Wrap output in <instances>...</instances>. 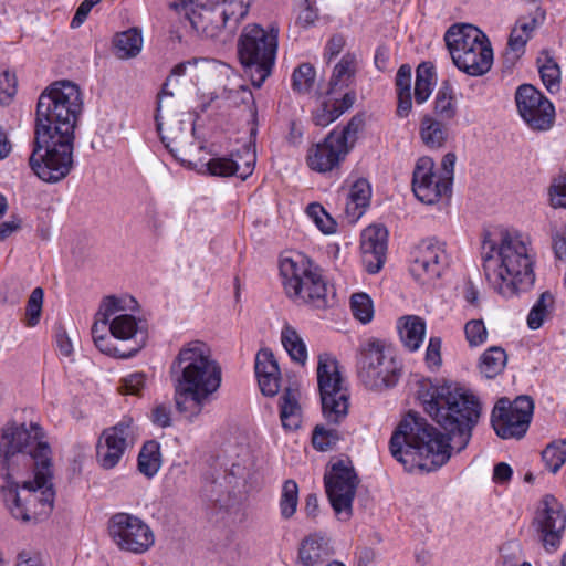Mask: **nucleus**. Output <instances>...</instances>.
I'll return each instance as SVG.
<instances>
[{"label":"nucleus","instance_id":"13","mask_svg":"<svg viewBox=\"0 0 566 566\" xmlns=\"http://www.w3.org/2000/svg\"><path fill=\"white\" fill-rule=\"evenodd\" d=\"M534 412V400L526 395L516 397L513 401L500 398L491 413V424L502 439H521L528 428Z\"/></svg>","mask_w":566,"mask_h":566},{"label":"nucleus","instance_id":"9","mask_svg":"<svg viewBox=\"0 0 566 566\" xmlns=\"http://www.w3.org/2000/svg\"><path fill=\"white\" fill-rule=\"evenodd\" d=\"M249 8V0H224L197 6L186 11V15L199 36L226 41L247 17Z\"/></svg>","mask_w":566,"mask_h":566},{"label":"nucleus","instance_id":"42","mask_svg":"<svg viewBox=\"0 0 566 566\" xmlns=\"http://www.w3.org/2000/svg\"><path fill=\"white\" fill-rule=\"evenodd\" d=\"M370 195V186L366 179L355 181L348 193V201L346 203L347 212L352 209L357 210L366 208L369 205Z\"/></svg>","mask_w":566,"mask_h":566},{"label":"nucleus","instance_id":"41","mask_svg":"<svg viewBox=\"0 0 566 566\" xmlns=\"http://www.w3.org/2000/svg\"><path fill=\"white\" fill-rule=\"evenodd\" d=\"M530 40L523 30L512 29L507 46L504 52V61L506 64L514 65L515 62L525 53V45Z\"/></svg>","mask_w":566,"mask_h":566},{"label":"nucleus","instance_id":"7","mask_svg":"<svg viewBox=\"0 0 566 566\" xmlns=\"http://www.w3.org/2000/svg\"><path fill=\"white\" fill-rule=\"evenodd\" d=\"M280 272L290 298L315 308H324L327 305V284L322 269L306 255L297 253L282 259Z\"/></svg>","mask_w":566,"mask_h":566},{"label":"nucleus","instance_id":"63","mask_svg":"<svg viewBox=\"0 0 566 566\" xmlns=\"http://www.w3.org/2000/svg\"><path fill=\"white\" fill-rule=\"evenodd\" d=\"M512 474V468L505 462H500L494 467L493 480L496 483H506L511 480Z\"/></svg>","mask_w":566,"mask_h":566},{"label":"nucleus","instance_id":"4","mask_svg":"<svg viewBox=\"0 0 566 566\" xmlns=\"http://www.w3.org/2000/svg\"><path fill=\"white\" fill-rule=\"evenodd\" d=\"M177 411L192 421L221 386L222 373L209 347L199 340L185 345L170 366Z\"/></svg>","mask_w":566,"mask_h":566},{"label":"nucleus","instance_id":"15","mask_svg":"<svg viewBox=\"0 0 566 566\" xmlns=\"http://www.w3.org/2000/svg\"><path fill=\"white\" fill-rule=\"evenodd\" d=\"M108 533L120 551L144 554L155 544V534L142 518L116 513L109 520Z\"/></svg>","mask_w":566,"mask_h":566},{"label":"nucleus","instance_id":"3","mask_svg":"<svg viewBox=\"0 0 566 566\" xmlns=\"http://www.w3.org/2000/svg\"><path fill=\"white\" fill-rule=\"evenodd\" d=\"M82 108L81 91L70 81L55 82L40 95L34 148L29 163L43 181L54 184L71 172L74 129Z\"/></svg>","mask_w":566,"mask_h":566},{"label":"nucleus","instance_id":"21","mask_svg":"<svg viewBox=\"0 0 566 566\" xmlns=\"http://www.w3.org/2000/svg\"><path fill=\"white\" fill-rule=\"evenodd\" d=\"M124 310L125 305L123 304V300H120V297H116L114 295L104 297L101 302L99 308L95 316V322L92 326L93 340L99 352L111 357L120 359L132 358V356L128 355L126 349L115 346L113 344L112 337L106 335V331H108L107 325L109 317Z\"/></svg>","mask_w":566,"mask_h":566},{"label":"nucleus","instance_id":"40","mask_svg":"<svg viewBox=\"0 0 566 566\" xmlns=\"http://www.w3.org/2000/svg\"><path fill=\"white\" fill-rule=\"evenodd\" d=\"M553 304V295L547 291L543 292L530 311V314L527 316V326L531 329L539 328L543 325L545 318L548 316L549 310L552 308Z\"/></svg>","mask_w":566,"mask_h":566},{"label":"nucleus","instance_id":"52","mask_svg":"<svg viewBox=\"0 0 566 566\" xmlns=\"http://www.w3.org/2000/svg\"><path fill=\"white\" fill-rule=\"evenodd\" d=\"M17 93L15 75L9 71H0V103L8 104Z\"/></svg>","mask_w":566,"mask_h":566},{"label":"nucleus","instance_id":"22","mask_svg":"<svg viewBox=\"0 0 566 566\" xmlns=\"http://www.w3.org/2000/svg\"><path fill=\"white\" fill-rule=\"evenodd\" d=\"M122 300L125 310L109 317L107 328L113 338L130 342V345L125 349L128 352V355L134 357L146 345L147 328L142 319H137L134 315L125 313L127 310V300Z\"/></svg>","mask_w":566,"mask_h":566},{"label":"nucleus","instance_id":"10","mask_svg":"<svg viewBox=\"0 0 566 566\" xmlns=\"http://www.w3.org/2000/svg\"><path fill=\"white\" fill-rule=\"evenodd\" d=\"M357 375L369 389L381 390L394 387L401 375V368L384 342L369 338L363 342L357 354Z\"/></svg>","mask_w":566,"mask_h":566},{"label":"nucleus","instance_id":"36","mask_svg":"<svg viewBox=\"0 0 566 566\" xmlns=\"http://www.w3.org/2000/svg\"><path fill=\"white\" fill-rule=\"evenodd\" d=\"M298 505V485L289 479L283 482L279 502L280 514L283 520H290L297 510Z\"/></svg>","mask_w":566,"mask_h":566},{"label":"nucleus","instance_id":"28","mask_svg":"<svg viewBox=\"0 0 566 566\" xmlns=\"http://www.w3.org/2000/svg\"><path fill=\"white\" fill-rule=\"evenodd\" d=\"M397 328L403 346L415 352L421 346L426 335L424 321L416 315H408L399 318Z\"/></svg>","mask_w":566,"mask_h":566},{"label":"nucleus","instance_id":"34","mask_svg":"<svg viewBox=\"0 0 566 566\" xmlns=\"http://www.w3.org/2000/svg\"><path fill=\"white\" fill-rule=\"evenodd\" d=\"M281 340L290 357L294 361L304 365L307 359V349L296 329L285 325L281 333Z\"/></svg>","mask_w":566,"mask_h":566},{"label":"nucleus","instance_id":"62","mask_svg":"<svg viewBox=\"0 0 566 566\" xmlns=\"http://www.w3.org/2000/svg\"><path fill=\"white\" fill-rule=\"evenodd\" d=\"M56 347L64 357H71L73 354V344L65 331L61 329L55 337Z\"/></svg>","mask_w":566,"mask_h":566},{"label":"nucleus","instance_id":"32","mask_svg":"<svg viewBox=\"0 0 566 566\" xmlns=\"http://www.w3.org/2000/svg\"><path fill=\"white\" fill-rule=\"evenodd\" d=\"M434 112L442 120H451L457 115V103L451 84L442 82L436 95Z\"/></svg>","mask_w":566,"mask_h":566},{"label":"nucleus","instance_id":"5","mask_svg":"<svg viewBox=\"0 0 566 566\" xmlns=\"http://www.w3.org/2000/svg\"><path fill=\"white\" fill-rule=\"evenodd\" d=\"M483 251L485 276L499 293L513 296L534 285L536 253L527 235L503 231L497 242L484 243Z\"/></svg>","mask_w":566,"mask_h":566},{"label":"nucleus","instance_id":"30","mask_svg":"<svg viewBox=\"0 0 566 566\" xmlns=\"http://www.w3.org/2000/svg\"><path fill=\"white\" fill-rule=\"evenodd\" d=\"M160 444L155 440L144 443L138 454V470L147 478H153L160 469Z\"/></svg>","mask_w":566,"mask_h":566},{"label":"nucleus","instance_id":"59","mask_svg":"<svg viewBox=\"0 0 566 566\" xmlns=\"http://www.w3.org/2000/svg\"><path fill=\"white\" fill-rule=\"evenodd\" d=\"M397 93L411 92V67L409 65H401L396 76Z\"/></svg>","mask_w":566,"mask_h":566},{"label":"nucleus","instance_id":"35","mask_svg":"<svg viewBox=\"0 0 566 566\" xmlns=\"http://www.w3.org/2000/svg\"><path fill=\"white\" fill-rule=\"evenodd\" d=\"M506 353L501 347H491L483 353L480 360V370L486 378H494L506 365Z\"/></svg>","mask_w":566,"mask_h":566},{"label":"nucleus","instance_id":"55","mask_svg":"<svg viewBox=\"0 0 566 566\" xmlns=\"http://www.w3.org/2000/svg\"><path fill=\"white\" fill-rule=\"evenodd\" d=\"M258 378L260 390L263 395L273 397L280 390V369L276 371H272L271 376L262 375Z\"/></svg>","mask_w":566,"mask_h":566},{"label":"nucleus","instance_id":"49","mask_svg":"<svg viewBox=\"0 0 566 566\" xmlns=\"http://www.w3.org/2000/svg\"><path fill=\"white\" fill-rule=\"evenodd\" d=\"M254 369L256 377L271 375L272 371L279 370L277 361L270 349L263 348L258 352Z\"/></svg>","mask_w":566,"mask_h":566},{"label":"nucleus","instance_id":"2","mask_svg":"<svg viewBox=\"0 0 566 566\" xmlns=\"http://www.w3.org/2000/svg\"><path fill=\"white\" fill-rule=\"evenodd\" d=\"M51 448L38 423H8L0 432V492L12 516L23 522L53 510Z\"/></svg>","mask_w":566,"mask_h":566},{"label":"nucleus","instance_id":"17","mask_svg":"<svg viewBox=\"0 0 566 566\" xmlns=\"http://www.w3.org/2000/svg\"><path fill=\"white\" fill-rule=\"evenodd\" d=\"M449 263L446 243L433 238L426 239L411 252L410 273L420 283H430L443 274Z\"/></svg>","mask_w":566,"mask_h":566},{"label":"nucleus","instance_id":"29","mask_svg":"<svg viewBox=\"0 0 566 566\" xmlns=\"http://www.w3.org/2000/svg\"><path fill=\"white\" fill-rule=\"evenodd\" d=\"M357 56L354 53H346L335 65L329 80L328 93L348 87L356 74Z\"/></svg>","mask_w":566,"mask_h":566},{"label":"nucleus","instance_id":"14","mask_svg":"<svg viewBox=\"0 0 566 566\" xmlns=\"http://www.w3.org/2000/svg\"><path fill=\"white\" fill-rule=\"evenodd\" d=\"M329 503L340 521L353 515V501L359 480L350 461L338 460L324 476Z\"/></svg>","mask_w":566,"mask_h":566},{"label":"nucleus","instance_id":"57","mask_svg":"<svg viewBox=\"0 0 566 566\" xmlns=\"http://www.w3.org/2000/svg\"><path fill=\"white\" fill-rule=\"evenodd\" d=\"M151 420L155 424L166 428L171 426V409L168 405L160 403L155 406L151 411Z\"/></svg>","mask_w":566,"mask_h":566},{"label":"nucleus","instance_id":"61","mask_svg":"<svg viewBox=\"0 0 566 566\" xmlns=\"http://www.w3.org/2000/svg\"><path fill=\"white\" fill-rule=\"evenodd\" d=\"M345 46V39L342 35H333L325 48V57L331 61L333 57L338 55Z\"/></svg>","mask_w":566,"mask_h":566},{"label":"nucleus","instance_id":"56","mask_svg":"<svg viewBox=\"0 0 566 566\" xmlns=\"http://www.w3.org/2000/svg\"><path fill=\"white\" fill-rule=\"evenodd\" d=\"M123 389L128 395H139L146 382L144 373H134L123 378Z\"/></svg>","mask_w":566,"mask_h":566},{"label":"nucleus","instance_id":"12","mask_svg":"<svg viewBox=\"0 0 566 566\" xmlns=\"http://www.w3.org/2000/svg\"><path fill=\"white\" fill-rule=\"evenodd\" d=\"M317 381L322 410L328 423H339L348 413L349 394L337 360L328 354L318 357Z\"/></svg>","mask_w":566,"mask_h":566},{"label":"nucleus","instance_id":"25","mask_svg":"<svg viewBox=\"0 0 566 566\" xmlns=\"http://www.w3.org/2000/svg\"><path fill=\"white\" fill-rule=\"evenodd\" d=\"M248 160L241 166L237 160L228 157L212 158L206 163L210 175L219 177L238 176L247 179L253 171L255 155L247 149Z\"/></svg>","mask_w":566,"mask_h":566},{"label":"nucleus","instance_id":"11","mask_svg":"<svg viewBox=\"0 0 566 566\" xmlns=\"http://www.w3.org/2000/svg\"><path fill=\"white\" fill-rule=\"evenodd\" d=\"M457 156L448 153L441 160V171H434V161L428 156L419 158L412 176V191L418 200L433 205L443 197H450Z\"/></svg>","mask_w":566,"mask_h":566},{"label":"nucleus","instance_id":"48","mask_svg":"<svg viewBox=\"0 0 566 566\" xmlns=\"http://www.w3.org/2000/svg\"><path fill=\"white\" fill-rule=\"evenodd\" d=\"M306 211H307L308 217L311 219H313V221L315 222V224L322 232H324L326 234H331L336 231V226H337L336 222L325 211V209L323 208L322 205H319L317 202L311 203V205H308Z\"/></svg>","mask_w":566,"mask_h":566},{"label":"nucleus","instance_id":"31","mask_svg":"<svg viewBox=\"0 0 566 566\" xmlns=\"http://www.w3.org/2000/svg\"><path fill=\"white\" fill-rule=\"evenodd\" d=\"M116 55L119 59L135 57L143 46V38L137 29H129L116 35L114 41Z\"/></svg>","mask_w":566,"mask_h":566},{"label":"nucleus","instance_id":"39","mask_svg":"<svg viewBox=\"0 0 566 566\" xmlns=\"http://www.w3.org/2000/svg\"><path fill=\"white\" fill-rule=\"evenodd\" d=\"M537 63L541 78L545 87L551 93L557 92L560 87V71L557 63L548 55L538 57Z\"/></svg>","mask_w":566,"mask_h":566},{"label":"nucleus","instance_id":"27","mask_svg":"<svg viewBox=\"0 0 566 566\" xmlns=\"http://www.w3.org/2000/svg\"><path fill=\"white\" fill-rule=\"evenodd\" d=\"M332 555L328 541L318 535L305 538L298 549V559L304 566H317Z\"/></svg>","mask_w":566,"mask_h":566},{"label":"nucleus","instance_id":"45","mask_svg":"<svg viewBox=\"0 0 566 566\" xmlns=\"http://www.w3.org/2000/svg\"><path fill=\"white\" fill-rule=\"evenodd\" d=\"M340 440V432L335 428L317 424L312 434V443L315 449L326 451Z\"/></svg>","mask_w":566,"mask_h":566},{"label":"nucleus","instance_id":"18","mask_svg":"<svg viewBox=\"0 0 566 566\" xmlns=\"http://www.w3.org/2000/svg\"><path fill=\"white\" fill-rule=\"evenodd\" d=\"M134 421L124 417L118 423L102 431L96 443V462L104 470L114 469L129 446L134 443Z\"/></svg>","mask_w":566,"mask_h":566},{"label":"nucleus","instance_id":"43","mask_svg":"<svg viewBox=\"0 0 566 566\" xmlns=\"http://www.w3.org/2000/svg\"><path fill=\"white\" fill-rule=\"evenodd\" d=\"M316 72L312 64L303 63L292 74V87L300 94L308 93L315 83Z\"/></svg>","mask_w":566,"mask_h":566},{"label":"nucleus","instance_id":"8","mask_svg":"<svg viewBox=\"0 0 566 566\" xmlns=\"http://www.w3.org/2000/svg\"><path fill=\"white\" fill-rule=\"evenodd\" d=\"M277 51V31L268 32L258 24L247 25L238 42V55L244 73L255 87L270 76Z\"/></svg>","mask_w":566,"mask_h":566},{"label":"nucleus","instance_id":"1","mask_svg":"<svg viewBox=\"0 0 566 566\" xmlns=\"http://www.w3.org/2000/svg\"><path fill=\"white\" fill-rule=\"evenodd\" d=\"M424 411L448 436L417 413L409 412L394 431L389 449L392 457L407 465L430 472L446 464L451 450L461 452L471 440L482 412L480 399L461 387H434L422 395Z\"/></svg>","mask_w":566,"mask_h":566},{"label":"nucleus","instance_id":"44","mask_svg":"<svg viewBox=\"0 0 566 566\" xmlns=\"http://www.w3.org/2000/svg\"><path fill=\"white\" fill-rule=\"evenodd\" d=\"M350 310L356 319L363 324L369 323L374 317V305L366 293H355L350 297Z\"/></svg>","mask_w":566,"mask_h":566},{"label":"nucleus","instance_id":"58","mask_svg":"<svg viewBox=\"0 0 566 566\" xmlns=\"http://www.w3.org/2000/svg\"><path fill=\"white\" fill-rule=\"evenodd\" d=\"M304 9L300 12L297 17V23L304 28H307L317 19V10L315 8V2L313 0H303Z\"/></svg>","mask_w":566,"mask_h":566},{"label":"nucleus","instance_id":"60","mask_svg":"<svg viewBox=\"0 0 566 566\" xmlns=\"http://www.w3.org/2000/svg\"><path fill=\"white\" fill-rule=\"evenodd\" d=\"M185 71H186V64L185 63L177 64L172 69L170 76L166 80V82L163 85V88H161L160 93L158 94L157 111L160 109L163 97H165V96H174V92L169 90V86L171 85V82H172V77L174 76H181V75H184Z\"/></svg>","mask_w":566,"mask_h":566},{"label":"nucleus","instance_id":"26","mask_svg":"<svg viewBox=\"0 0 566 566\" xmlns=\"http://www.w3.org/2000/svg\"><path fill=\"white\" fill-rule=\"evenodd\" d=\"M280 419L287 431H295L302 423V409L300 405V391L293 387H286L280 399Z\"/></svg>","mask_w":566,"mask_h":566},{"label":"nucleus","instance_id":"37","mask_svg":"<svg viewBox=\"0 0 566 566\" xmlns=\"http://www.w3.org/2000/svg\"><path fill=\"white\" fill-rule=\"evenodd\" d=\"M433 67L427 63L418 66L415 83V99L418 104L424 103L432 92Z\"/></svg>","mask_w":566,"mask_h":566},{"label":"nucleus","instance_id":"20","mask_svg":"<svg viewBox=\"0 0 566 566\" xmlns=\"http://www.w3.org/2000/svg\"><path fill=\"white\" fill-rule=\"evenodd\" d=\"M156 125L160 139L169 153L182 165L196 167L195 159L201 160L198 155L205 150V145L197 142L195 127L177 122L169 127L166 134H163V124L159 122L158 115H156Z\"/></svg>","mask_w":566,"mask_h":566},{"label":"nucleus","instance_id":"46","mask_svg":"<svg viewBox=\"0 0 566 566\" xmlns=\"http://www.w3.org/2000/svg\"><path fill=\"white\" fill-rule=\"evenodd\" d=\"M44 291L42 287H35L29 296L25 307V325L34 327L39 324L42 305H43Z\"/></svg>","mask_w":566,"mask_h":566},{"label":"nucleus","instance_id":"47","mask_svg":"<svg viewBox=\"0 0 566 566\" xmlns=\"http://www.w3.org/2000/svg\"><path fill=\"white\" fill-rule=\"evenodd\" d=\"M364 125L365 119L363 115L357 114L353 116L348 124L340 132L336 130V139L344 144L348 150H350L357 139L358 133L363 129Z\"/></svg>","mask_w":566,"mask_h":566},{"label":"nucleus","instance_id":"24","mask_svg":"<svg viewBox=\"0 0 566 566\" xmlns=\"http://www.w3.org/2000/svg\"><path fill=\"white\" fill-rule=\"evenodd\" d=\"M349 150L336 139V130L331 132L323 143L314 146L307 155L311 169L318 172L333 170L345 159Z\"/></svg>","mask_w":566,"mask_h":566},{"label":"nucleus","instance_id":"54","mask_svg":"<svg viewBox=\"0 0 566 566\" xmlns=\"http://www.w3.org/2000/svg\"><path fill=\"white\" fill-rule=\"evenodd\" d=\"M424 361L430 369H438L442 364L441 338L431 337L426 350Z\"/></svg>","mask_w":566,"mask_h":566},{"label":"nucleus","instance_id":"51","mask_svg":"<svg viewBox=\"0 0 566 566\" xmlns=\"http://www.w3.org/2000/svg\"><path fill=\"white\" fill-rule=\"evenodd\" d=\"M548 195L553 208L566 209V174L553 180Z\"/></svg>","mask_w":566,"mask_h":566},{"label":"nucleus","instance_id":"64","mask_svg":"<svg viewBox=\"0 0 566 566\" xmlns=\"http://www.w3.org/2000/svg\"><path fill=\"white\" fill-rule=\"evenodd\" d=\"M92 9L93 8L86 1H83L78 6V8H77V10H76L72 21H71V28L72 29L80 28L84 23L86 18L88 17V14H90Z\"/></svg>","mask_w":566,"mask_h":566},{"label":"nucleus","instance_id":"33","mask_svg":"<svg viewBox=\"0 0 566 566\" xmlns=\"http://www.w3.org/2000/svg\"><path fill=\"white\" fill-rule=\"evenodd\" d=\"M420 137L428 147L439 148L447 139V128L442 123L427 115L421 120Z\"/></svg>","mask_w":566,"mask_h":566},{"label":"nucleus","instance_id":"16","mask_svg":"<svg viewBox=\"0 0 566 566\" xmlns=\"http://www.w3.org/2000/svg\"><path fill=\"white\" fill-rule=\"evenodd\" d=\"M532 525L546 552L559 548L566 528V512L555 496L546 494L541 500Z\"/></svg>","mask_w":566,"mask_h":566},{"label":"nucleus","instance_id":"19","mask_svg":"<svg viewBox=\"0 0 566 566\" xmlns=\"http://www.w3.org/2000/svg\"><path fill=\"white\" fill-rule=\"evenodd\" d=\"M518 113L534 130H547L553 126L555 108L533 85H521L515 94Z\"/></svg>","mask_w":566,"mask_h":566},{"label":"nucleus","instance_id":"23","mask_svg":"<svg viewBox=\"0 0 566 566\" xmlns=\"http://www.w3.org/2000/svg\"><path fill=\"white\" fill-rule=\"evenodd\" d=\"M388 231L381 226H370L361 233V261L368 273L381 270L386 261Z\"/></svg>","mask_w":566,"mask_h":566},{"label":"nucleus","instance_id":"6","mask_svg":"<svg viewBox=\"0 0 566 566\" xmlns=\"http://www.w3.org/2000/svg\"><path fill=\"white\" fill-rule=\"evenodd\" d=\"M453 64L470 76L486 74L493 64V50L488 36L472 24H454L444 34Z\"/></svg>","mask_w":566,"mask_h":566},{"label":"nucleus","instance_id":"38","mask_svg":"<svg viewBox=\"0 0 566 566\" xmlns=\"http://www.w3.org/2000/svg\"><path fill=\"white\" fill-rule=\"evenodd\" d=\"M545 467L552 473H556L566 462V438L551 442L542 452Z\"/></svg>","mask_w":566,"mask_h":566},{"label":"nucleus","instance_id":"50","mask_svg":"<svg viewBox=\"0 0 566 566\" xmlns=\"http://www.w3.org/2000/svg\"><path fill=\"white\" fill-rule=\"evenodd\" d=\"M465 338L470 346H480L486 339L488 332L482 319H471L464 326Z\"/></svg>","mask_w":566,"mask_h":566},{"label":"nucleus","instance_id":"53","mask_svg":"<svg viewBox=\"0 0 566 566\" xmlns=\"http://www.w3.org/2000/svg\"><path fill=\"white\" fill-rule=\"evenodd\" d=\"M551 238L555 256L566 260V223L552 227Z\"/></svg>","mask_w":566,"mask_h":566}]
</instances>
